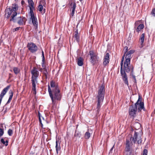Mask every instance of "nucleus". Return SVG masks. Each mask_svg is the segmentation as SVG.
Listing matches in <instances>:
<instances>
[{
    "label": "nucleus",
    "mask_w": 155,
    "mask_h": 155,
    "mask_svg": "<svg viewBox=\"0 0 155 155\" xmlns=\"http://www.w3.org/2000/svg\"><path fill=\"white\" fill-rule=\"evenodd\" d=\"M105 93V86L102 84L99 86L97 93L96 96L97 105L95 110L97 114H98L101 110L104 99Z\"/></svg>",
    "instance_id": "f257e3e1"
},
{
    "label": "nucleus",
    "mask_w": 155,
    "mask_h": 155,
    "mask_svg": "<svg viewBox=\"0 0 155 155\" xmlns=\"http://www.w3.org/2000/svg\"><path fill=\"white\" fill-rule=\"evenodd\" d=\"M48 90L49 96L52 102H54V100L60 101L61 100V96L59 89L51 90L48 85Z\"/></svg>",
    "instance_id": "f03ea898"
},
{
    "label": "nucleus",
    "mask_w": 155,
    "mask_h": 155,
    "mask_svg": "<svg viewBox=\"0 0 155 155\" xmlns=\"http://www.w3.org/2000/svg\"><path fill=\"white\" fill-rule=\"evenodd\" d=\"M17 15V12L12 14L10 19V21H13L14 23L16 22L20 25H25V22L24 21L23 19H25V17L21 16L16 17Z\"/></svg>",
    "instance_id": "7ed1b4c3"
},
{
    "label": "nucleus",
    "mask_w": 155,
    "mask_h": 155,
    "mask_svg": "<svg viewBox=\"0 0 155 155\" xmlns=\"http://www.w3.org/2000/svg\"><path fill=\"white\" fill-rule=\"evenodd\" d=\"M125 54L123 56L120 62V72L122 80L124 84H126L129 87V84L128 81V78L127 74L124 71H123V62L125 56Z\"/></svg>",
    "instance_id": "20e7f679"
},
{
    "label": "nucleus",
    "mask_w": 155,
    "mask_h": 155,
    "mask_svg": "<svg viewBox=\"0 0 155 155\" xmlns=\"http://www.w3.org/2000/svg\"><path fill=\"white\" fill-rule=\"evenodd\" d=\"M134 106L136 107H137L138 112L141 111L142 110L144 111L146 110L144 107V102L142 101V97L140 95L139 96L138 99L135 103Z\"/></svg>",
    "instance_id": "39448f33"
},
{
    "label": "nucleus",
    "mask_w": 155,
    "mask_h": 155,
    "mask_svg": "<svg viewBox=\"0 0 155 155\" xmlns=\"http://www.w3.org/2000/svg\"><path fill=\"white\" fill-rule=\"evenodd\" d=\"M132 67H133V66L130 65V60H125L124 61L123 71H124L125 72H126L127 73H129L132 69Z\"/></svg>",
    "instance_id": "423d86ee"
},
{
    "label": "nucleus",
    "mask_w": 155,
    "mask_h": 155,
    "mask_svg": "<svg viewBox=\"0 0 155 155\" xmlns=\"http://www.w3.org/2000/svg\"><path fill=\"white\" fill-rule=\"evenodd\" d=\"M89 55L90 56V62L93 65L98 61V57L92 51H90L89 52Z\"/></svg>",
    "instance_id": "0eeeda50"
},
{
    "label": "nucleus",
    "mask_w": 155,
    "mask_h": 155,
    "mask_svg": "<svg viewBox=\"0 0 155 155\" xmlns=\"http://www.w3.org/2000/svg\"><path fill=\"white\" fill-rule=\"evenodd\" d=\"M28 50L32 53H35L38 50V48L35 44L33 42L28 43L27 45Z\"/></svg>",
    "instance_id": "6e6552de"
},
{
    "label": "nucleus",
    "mask_w": 155,
    "mask_h": 155,
    "mask_svg": "<svg viewBox=\"0 0 155 155\" xmlns=\"http://www.w3.org/2000/svg\"><path fill=\"white\" fill-rule=\"evenodd\" d=\"M141 136V135L138 132L135 131L133 137H131V138H132V141L134 143H135L137 141L138 144H140L142 142Z\"/></svg>",
    "instance_id": "1a4fd4ad"
},
{
    "label": "nucleus",
    "mask_w": 155,
    "mask_h": 155,
    "mask_svg": "<svg viewBox=\"0 0 155 155\" xmlns=\"http://www.w3.org/2000/svg\"><path fill=\"white\" fill-rule=\"evenodd\" d=\"M131 143L128 140H126V147L125 151L127 153L126 155H131L132 150H131Z\"/></svg>",
    "instance_id": "9d476101"
},
{
    "label": "nucleus",
    "mask_w": 155,
    "mask_h": 155,
    "mask_svg": "<svg viewBox=\"0 0 155 155\" xmlns=\"http://www.w3.org/2000/svg\"><path fill=\"white\" fill-rule=\"evenodd\" d=\"M32 74L31 80H37L38 77L39 75V72L37 69L35 67H34L31 71Z\"/></svg>",
    "instance_id": "9b49d317"
},
{
    "label": "nucleus",
    "mask_w": 155,
    "mask_h": 155,
    "mask_svg": "<svg viewBox=\"0 0 155 155\" xmlns=\"http://www.w3.org/2000/svg\"><path fill=\"white\" fill-rule=\"evenodd\" d=\"M31 17L30 19L31 20L34 26L37 28L38 26V22L37 18L35 16L33 12L31 10V13H30Z\"/></svg>",
    "instance_id": "f8f14e48"
},
{
    "label": "nucleus",
    "mask_w": 155,
    "mask_h": 155,
    "mask_svg": "<svg viewBox=\"0 0 155 155\" xmlns=\"http://www.w3.org/2000/svg\"><path fill=\"white\" fill-rule=\"evenodd\" d=\"M137 110V107L134 105L130 106L129 109V114L131 117H134L136 114Z\"/></svg>",
    "instance_id": "ddd939ff"
},
{
    "label": "nucleus",
    "mask_w": 155,
    "mask_h": 155,
    "mask_svg": "<svg viewBox=\"0 0 155 155\" xmlns=\"http://www.w3.org/2000/svg\"><path fill=\"white\" fill-rule=\"evenodd\" d=\"M110 55L108 53H106L105 55L104 56V57L103 59L104 61L103 62V65L104 67H105L107 65V64L109 63L110 61L109 58Z\"/></svg>",
    "instance_id": "4468645a"
},
{
    "label": "nucleus",
    "mask_w": 155,
    "mask_h": 155,
    "mask_svg": "<svg viewBox=\"0 0 155 155\" xmlns=\"http://www.w3.org/2000/svg\"><path fill=\"white\" fill-rule=\"evenodd\" d=\"M44 3H45L44 0H42L40 2V4L38 6V10L39 12H41L43 10V14L45 13L46 11L45 9L43 8Z\"/></svg>",
    "instance_id": "2eb2a0df"
},
{
    "label": "nucleus",
    "mask_w": 155,
    "mask_h": 155,
    "mask_svg": "<svg viewBox=\"0 0 155 155\" xmlns=\"http://www.w3.org/2000/svg\"><path fill=\"white\" fill-rule=\"evenodd\" d=\"M5 17L7 18V19L9 18L12 15L13 13V12L11 10V8H9L6 9L5 11Z\"/></svg>",
    "instance_id": "dca6fc26"
},
{
    "label": "nucleus",
    "mask_w": 155,
    "mask_h": 155,
    "mask_svg": "<svg viewBox=\"0 0 155 155\" xmlns=\"http://www.w3.org/2000/svg\"><path fill=\"white\" fill-rule=\"evenodd\" d=\"M31 81L32 85V90L34 92V94H36V84L37 83L38 81L37 80H31Z\"/></svg>",
    "instance_id": "f3484780"
},
{
    "label": "nucleus",
    "mask_w": 155,
    "mask_h": 155,
    "mask_svg": "<svg viewBox=\"0 0 155 155\" xmlns=\"http://www.w3.org/2000/svg\"><path fill=\"white\" fill-rule=\"evenodd\" d=\"M50 85L52 89H59L57 83H55L54 81H51L50 82Z\"/></svg>",
    "instance_id": "a211bd4d"
},
{
    "label": "nucleus",
    "mask_w": 155,
    "mask_h": 155,
    "mask_svg": "<svg viewBox=\"0 0 155 155\" xmlns=\"http://www.w3.org/2000/svg\"><path fill=\"white\" fill-rule=\"evenodd\" d=\"M134 51L133 50H131L127 52L125 58V60L130 59V61L131 58V55L134 52Z\"/></svg>",
    "instance_id": "6ab92c4d"
},
{
    "label": "nucleus",
    "mask_w": 155,
    "mask_h": 155,
    "mask_svg": "<svg viewBox=\"0 0 155 155\" xmlns=\"http://www.w3.org/2000/svg\"><path fill=\"white\" fill-rule=\"evenodd\" d=\"M70 5L71 6H72L71 8L72 12L71 14V16H73L74 14L75 10L76 8V4L75 2L71 3L70 4Z\"/></svg>",
    "instance_id": "aec40b11"
},
{
    "label": "nucleus",
    "mask_w": 155,
    "mask_h": 155,
    "mask_svg": "<svg viewBox=\"0 0 155 155\" xmlns=\"http://www.w3.org/2000/svg\"><path fill=\"white\" fill-rule=\"evenodd\" d=\"M28 4L29 5V7L30 10V13H31V10L33 12V9H34L35 8L34 6V3L32 0H28Z\"/></svg>",
    "instance_id": "412c9836"
},
{
    "label": "nucleus",
    "mask_w": 155,
    "mask_h": 155,
    "mask_svg": "<svg viewBox=\"0 0 155 155\" xmlns=\"http://www.w3.org/2000/svg\"><path fill=\"white\" fill-rule=\"evenodd\" d=\"M18 7L17 4L15 3L12 4L11 10H12V11L13 12V14L15 13V12H17L16 11L18 10Z\"/></svg>",
    "instance_id": "4be33fe9"
},
{
    "label": "nucleus",
    "mask_w": 155,
    "mask_h": 155,
    "mask_svg": "<svg viewBox=\"0 0 155 155\" xmlns=\"http://www.w3.org/2000/svg\"><path fill=\"white\" fill-rule=\"evenodd\" d=\"M58 140L57 139L56 141V150L57 154L58 153L59 151H60L61 150V147L60 145V143H59L58 144Z\"/></svg>",
    "instance_id": "5701e85b"
},
{
    "label": "nucleus",
    "mask_w": 155,
    "mask_h": 155,
    "mask_svg": "<svg viewBox=\"0 0 155 155\" xmlns=\"http://www.w3.org/2000/svg\"><path fill=\"white\" fill-rule=\"evenodd\" d=\"M9 94H10V96L8 100L6 103V104H9L11 102L13 96V93L12 90H11L9 91Z\"/></svg>",
    "instance_id": "b1692460"
},
{
    "label": "nucleus",
    "mask_w": 155,
    "mask_h": 155,
    "mask_svg": "<svg viewBox=\"0 0 155 155\" xmlns=\"http://www.w3.org/2000/svg\"><path fill=\"white\" fill-rule=\"evenodd\" d=\"M83 58L80 57L78 59L77 64L79 66H82L83 64Z\"/></svg>",
    "instance_id": "393cba45"
},
{
    "label": "nucleus",
    "mask_w": 155,
    "mask_h": 155,
    "mask_svg": "<svg viewBox=\"0 0 155 155\" xmlns=\"http://www.w3.org/2000/svg\"><path fill=\"white\" fill-rule=\"evenodd\" d=\"M144 26L143 24H141L139 25L136 29L137 32H138L144 28Z\"/></svg>",
    "instance_id": "a878e982"
},
{
    "label": "nucleus",
    "mask_w": 155,
    "mask_h": 155,
    "mask_svg": "<svg viewBox=\"0 0 155 155\" xmlns=\"http://www.w3.org/2000/svg\"><path fill=\"white\" fill-rule=\"evenodd\" d=\"M144 36L145 34L144 33H143L142 34L140 37V43L141 45H142L144 42Z\"/></svg>",
    "instance_id": "bb28decb"
},
{
    "label": "nucleus",
    "mask_w": 155,
    "mask_h": 155,
    "mask_svg": "<svg viewBox=\"0 0 155 155\" xmlns=\"http://www.w3.org/2000/svg\"><path fill=\"white\" fill-rule=\"evenodd\" d=\"M13 70L15 74H17L20 72V69L17 67H14L13 68Z\"/></svg>",
    "instance_id": "cd10ccee"
},
{
    "label": "nucleus",
    "mask_w": 155,
    "mask_h": 155,
    "mask_svg": "<svg viewBox=\"0 0 155 155\" xmlns=\"http://www.w3.org/2000/svg\"><path fill=\"white\" fill-rule=\"evenodd\" d=\"M1 142L5 146H7L8 145V141L7 140H6L5 141L4 139L2 138L1 140Z\"/></svg>",
    "instance_id": "c85d7f7f"
},
{
    "label": "nucleus",
    "mask_w": 155,
    "mask_h": 155,
    "mask_svg": "<svg viewBox=\"0 0 155 155\" xmlns=\"http://www.w3.org/2000/svg\"><path fill=\"white\" fill-rule=\"evenodd\" d=\"M73 37L75 38L74 41L76 40L78 43L79 42L80 37L78 35H74Z\"/></svg>",
    "instance_id": "c756f323"
},
{
    "label": "nucleus",
    "mask_w": 155,
    "mask_h": 155,
    "mask_svg": "<svg viewBox=\"0 0 155 155\" xmlns=\"http://www.w3.org/2000/svg\"><path fill=\"white\" fill-rule=\"evenodd\" d=\"M91 136L90 133L88 132H87L85 134L84 137L86 139H88Z\"/></svg>",
    "instance_id": "7c9ffc66"
},
{
    "label": "nucleus",
    "mask_w": 155,
    "mask_h": 155,
    "mask_svg": "<svg viewBox=\"0 0 155 155\" xmlns=\"http://www.w3.org/2000/svg\"><path fill=\"white\" fill-rule=\"evenodd\" d=\"M74 136L80 137L81 136V134L80 132H77V131H76L74 134Z\"/></svg>",
    "instance_id": "2f4dec72"
},
{
    "label": "nucleus",
    "mask_w": 155,
    "mask_h": 155,
    "mask_svg": "<svg viewBox=\"0 0 155 155\" xmlns=\"http://www.w3.org/2000/svg\"><path fill=\"white\" fill-rule=\"evenodd\" d=\"M13 130H12L9 129L8 131V135L10 136H11L13 134Z\"/></svg>",
    "instance_id": "473e14b6"
},
{
    "label": "nucleus",
    "mask_w": 155,
    "mask_h": 155,
    "mask_svg": "<svg viewBox=\"0 0 155 155\" xmlns=\"http://www.w3.org/2000/svg\"><path fill=\"white\" fill-rule=\"evenodd\" d=\"M39 122H40V123L41 127L42 128H43V124L41 122V117H40V113H39Z\"/></svg>",
    "instance_id": "72a5a7b5"
},
{
    "label": "nucleus",
    "mask_w": 155,
    "mask_h": 155,
    "mask_svg": "<svg viewBox=\"0 0 155 155\" xmlns=\"http://www.w3.org/2000/svg\"><path fill=\"white\" fill-rule=\"evenodd\" d=\"M42 60L43 62L45 61V58L44 56V53L43 50H42Z\"/></svg>",
    "instance_id": "f704fd0d"
},
{
    "label": "nucleus",
    "mask_w": 155,
    "mask_h": 155,
    "mask_svg": "<svg viewBox=\"0 0 155 155\" xmlns=\"http://www.w3.org/2000/svg\"><path fill=\"white\" fill-rule=\"evenodd\" d=\"M43 73H44V75L45 76V77H46V78H47L48 73L47 70L46 69H44V71L43 72Z\"/></svg>",
    "instance_id": "c9c22d12"
},
{
    "label": "nucleus",
    "mask_w": 155,
    "mask_h": 155,
    "mask_svg": "<svg viewBox=\"0 0 155 155\" xmlns=\"http://www.w3.org/2000/svg\"><path fill=\"white\" fill-rule=\"evenodd\" d=\"M4 133L3 129L0 128V137L3 135Z\"/></svg>",
    "instance_id": "e433bc0d"
},
{
    "label": "nucleus",
    "mask_w": 155,
    "mask_h": 155,
    "mask_svg": "<svg viewBox=\"0 0 155 155\" xmlns=\"http://www.w3.org/2000/svg\"><path fill=\"white\" fill-rule=\"evenodd\" d=\"M147 150L146 149H144L143 150V155H147Z\"/></svg>",
    "instance_id": "4c0bfd02"
},
{
    "label": "nucleus",
    "mask_w": 155,
    "mask_h": 155,
    "mask_svg": "<svg viewBox=\"0 0 155 155\" xmlns=\"http://www.w3.org/2000/svg\"><path fill=\"white\" fill-rule=\"evenodd\" d=\"M151 13L153 16H155V8L153 9Z\"/></svg>",
    "instance_id": "58836bf2"
},
{
    "label": "nucleus",
    "mask_w": 155,
    "mask_h": 155,
    "mask_svg": "<svg viewBox=\"0 0 155 155\" xmlns=\"http://www.w3.org/2000/svg\"><path fill=\"white\" fill-rule=\"evenodd\" d=\"M45 61L43 62L42 61V64H41L42 67L43 68V69H46V66H45Z\"/></svg>",
    "instance_id": "ea45409f"
},
{
    "label": "nucleus",
    "mask_w": 155,
    "mask_h": 155,
    "mask_svg": "<svg viewBox=\"0 0 155 155\" xmlns=\"http://www.w3.org/2000/svg\"><path fill=\"white\" fill-rule=\"evenodd\" d=\"M133 70H134V67H132V69L131 70V72L130 73V75L132 76H133V75H134V74Z\"/></svg>",
    "instance_id": "a19ab883"
},
{
    "label": "nucleus",
    "mask_w": 155,
    "mask_h": 155,
    "mask_svg": "<svg viewBox=\"0 0 155 155\" xmlns=\"http://www.w3.org/2000/svg\"><path fill=\"white\" fill-rule=\"evenodd\" d=\"M124 50H125L124 54H125L128 51V47L125 46L124 48Z\"/></svg>",
    "instance_id": "79ce46f5"
},
{
    "label": "nucleus",
    "mask_w": 155,
    "mask_h": 155,
    "mask_svg": "<svg viewBox=\"0 0 155 155\" xmlns=\"http://www.w3.org/2000/svg\"><path fill=\"white\" fill-rule=\"evenodd\" d=\"M132 77H133V78L134 80V82L135 83H137V80H136L135 76L134 75H133V76H132Z\"/></svg>",
    "instance_id": "37998d69"
},
{
    "label": "nucleus",
    "mask_w": 155,
    "mask_h": 155,
    "mask_svg": "<svg viewBox=\"0 0 155 155\" xmlns=\"http://www.w3.org/2000/svg\"><path fill=\"white\" fill-rule=\"evenodd\" d=\"M20 28H21L20 27H17L16 28L14 29L13 31H18L20 29Z\"/></svg>",
    "instance_id": "c03bdc74"
},
{
    "label": "nucleus",
    "mask_w": 155,
    "mask_h": 155,
    "mask_svg": "<svg viewBox=\"0 0 155 155\" xmlns=\"http://www.w3.org/2000/svg\"><path fill=\"white\" fill-rule=\"evenodd\" d=\"M21 3L22 5H24L25 3V1L23 0H22Z\"/></svg>",
    "instance_id": "a18cd8bd"
},
{
    "label": "nucleus",
    "mask_w": 155,
    "mask_h": 155,
    "mask_svg": "<svg viewBox=\"0 0 155 155\" xmlns=\"http://www.w3.org/2000/svg\"><path fill=\"white\" fill-rule=\"evenodd\" d=\"M74 35H78V30H77L75 31V34Z\"/></svg>",
    "instance_id": "49530a36"
},
{
    "label": "nucleus",
    "mask_w": 155,
    "mask_h": 155,
    "mask_svg": "<svg viewBox=\"0 0 155 155\" xmlns=\"http://www.w3.org/2000/svg\"><path fill=\"white\" fill-rule=\"evenodd\" d=\"M138 22H137V21L134 24L135 26H137L138 25Z\"/></svg>",
    "instance_id": "de8ad7c7"
},
{
    "label": "nucleus",
    "mask_w": 155,
    "mask_h": 155,
    "mask_svg": "<svg viewBox=\"0 0 155 155\" xmlns=\"http://www.w3.org/2000/svg\"><path fill=\"white\" fill-rule=\"evenodd\" d=\"M114 147V145L110 149V151H112L113 150V149Z\"/></svg>",
    "instance_id": "09e8293b"
},
{
    "label": "nucleus",
    "mask_w": 155,
    "mask_h": 155,
    "mask_svg": "<svg viewBox=\"0 0 155 155\" xmlns=\"http://www.w3.org/2000/svg\"><path fill=\"white\" fill-rule=\"evenodd\" d=\"M81 2L83 0H79Z\"/></svg>",
    "instance_id": "8fccbe9b"
},
{
    "label": "nucleus",
    "mask_w": 155,
    "mask_h": 155,
    "mask_svg": "<svg viewBox=\"0 0 155 155\" xmlns=\"http://www.w3.org/2000/svg\"><path fill=\"white\" fill-rule=\"evenodd\" d=\"M42 118L44 120V117H42Z\"/></svg>",
    "instance_id": "3c124183"
},
{
    "label": "nucleus",
    "mask_w": 155,
    "mask_h": 155,
    "mask_svg": "<svg viewBox=\"0 0 155 155\" xmlns=\"http://www.w3.org/2000/svg\"><path fill=\"white\" fill-rule=\"evenodd\" d=\"M78 125H77V127H78Z\"/></svg>",
    "instance_id": "603ef678"
},
{
    "label": "nucleus",
    "mask_w": 155,
    "mask_h": 155,
    "mask_svg": "<svg viewBox=\"0 0 155 155\" xmlns=\"http://www.w3.org/2000/svg\"><path fill=\"white\" fill-rule=\"evenodd\" d=\"M135 1H137V0H135Z\"/></svg>",
    "instance_id": "864d4df0"
},
{
    "label": "nucleus",
    "mask_w": 155,
    "mask_h": 155,
    "mask_svg": "<svg viewBox=\"0 0 155 155\" xmlns=\"http://www.w3.org/2000/svg\"><path fill=\"white\" fill-rule=\"evenodd\" d=\"M132 155H133V154H132Z\"/></svg>",
    "instance_id": "5fc2aeb1"
}]
</instances>
